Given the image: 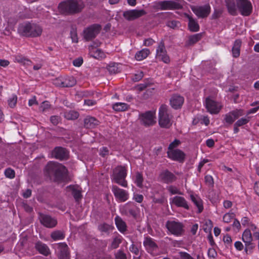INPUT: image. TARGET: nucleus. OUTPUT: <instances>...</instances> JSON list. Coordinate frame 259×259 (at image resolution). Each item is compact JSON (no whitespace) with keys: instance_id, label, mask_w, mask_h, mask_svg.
I'll return each instance as SVG.
<instances>
[{"instance_id":"obj_1","label":"nucleus","mask_w":259,"mask_h":259,"mask_svg":"<svg viewBox=\"0 0 259 259\" xmlns=\"http://www.w3.org/2000/svg\"><path fill=\"white\" fill-rule=\"evenodd\" d=\"M44 172L50 179L56 182H60L66 178L67 169L60 163L50 161L45 166Z\"/></svg>"},{"instance_id":"obj_2","label":"nucleus","mask_w":259,"mask_h":259,"mask_svg":"<svg viewBox=\"0 0 259 259\" xmlns=\"http://www.w3.org/2000/svg\"><path fill=\"white\" fill-rule=\"evenodd\" d=\"M84 7L82 0H66L58 6L60 12L65 15H73L79 13Z\"/></svg>"},{"instance_id":"obj_3","label":"nucleus","mask_w":259,"mask_h":259,"mask_svg":"<svg viewBox=\"0 0 259 259\" xmlns=\"http://www.w3.org/2000/svg\"><path fill=\"white\" fill-rule=\"evenodd\" d=\"M42 27L38 24L24 22L19 24L18 33L22 36L36 37L41 35Z\"/></svg>"},{"instance_id":"obj_4","label":"nucleus","mask_w":259,"mask_h":259,"mask_svg":"<svg viewBox=\"0 0 259 259\" xmlns=\"http://www.w3.org/2000/svg\"><path fill=\"white\" fill-rule=\"evenodd\" d=\"M172 115L168 112V107L162 105L159 109L158 123L162 128H169L172 125Z\"/></svg>"},{"instance_id":"obj_5","label":"nucleus","mask_w":259,"mask_h":259,"mask_svg":"<svg viewBox=\"0 0 259 259\" xmlns=\"http://www.w3.org/2000/svg\"><path fill=\"white\" fill-rule=\"evenodd\" d=\"M126 175V169L125 167L118 166L113 171L112 176V181L122 187L126 188L127 187V182L125 180Z\"/></svg>"},{"instance_id":"obj_6","label":"nucleus","mask_w":259,"mask_h":259,"mask_svg":"<svg viewBox=\"0 0 259 259\" xmlns=\"http://www.w3.org/2000/svg\"><path fill=\"white\" fill-rule=\"evenodd\" d=\"M166 227L171 234L176 236L182 235L185 231L183 223L175 221H167Z\"/></svg>"},{"instance_id":"obj_7","label":"nucleus","mask_w":259,"mask_h":259,"mask_svg":"<svg viewBox=\"0 0 259 259\" xmlns=\"http://www.w3.org/2000/svg\"><path fill=\"white\" fill-rule=\"evenodd\" d=\"M237 7L241 14L244 16H249L252 11V6L248 0H236Z\"/></svg>"},{"instance_id":"obj_8","label":"nucleus","mask_w":259,"mask_h":259,"mask_svg":"<svg viewBox=\"0 0 259 259\" xmlns=\"http://www.w3.org/2000/svg\"><path fill=\"white\" fill-rule=\"evenodd\" d=\"M39 219L40 224L47 228H54L58 224L57 219L49 214L40 213Z\"/></svg>"},{"instance_id":"obj_9","label":"nucleus","mask_w":259,"mask_h":259,"mask_svg":"<svg viewBox=\"0 0 259 259\" xmlns=\"http://www.w3.org/2000/svg\"><path fill=\"white\" fill-rule=\"evenodd\" d=\"M137 207L136 204L130 201L120 207V212L122 215L132 216L134 218H136L137 216Z\"/></svg>"},{"instance_id":"obj_10","label":"nucleus","mask_w":259,"mask_h":259,"mask_svg":"<svg viewBox=\"0 0 259 259\" xmlns=\"http://www.w3.org/2000/svg\"><path fill=\"white\" fill-rule=\"evenodd\" d=\"M101 27L98 24H93L83 30V37L87 41L95 38L100 32Z\"/></svg>"},{"instance_id":"obj_11","label":"nucleus","mask_w":259,"mask_h":259,"mask_svg":"<svg viewBox=\"0 0 259 259\" xmlns=\"http://www.w3.org/2000/svg\"><path fill=\"white\" fill-rule=\"evenodd\" d=\"M147 12L143 9L130 10L123 13V17L127 21H131L137 19L146 15Z\"/></svg>"},{"instance_id":"obj_12","label":"nucleus","mask_w":259,"mask_h":259,"mask_svg":"<svg viewBox=\"0 0 259 259\" xmlns=\"http://www.w3.org/2000/svg\"><path fill=\"white\" fill-rule=\"evenodd\" d=\"M154 8L161 10L179 9L181 5L174 1H164L155 3Z\"/></svg>"},{"instance_id":"obj_13","label":"nucleus","mask_w":259,"mask_h":259,"mask_svg":"<svg viewBox=\"0 0 259 259\" xmlns=\"http://www.w3.org/2000/svg\"><path fill=\"white\" fill-rule=\"evenodd\" d=\"M111 190L116 199L118 201L123 202L128 200L129 194L127 191L119 188L116 185H112Z\"/></svg>"},{"instance_id":"obj_14","label":"nucleus","mask_w":259,"mask_h":259,"mask_svg":"<svg viewBox=\"0 0 259 259\" xmlns=\"http://www.w3.org/2000/svg\"><path fill=\"white\" fill-rule=\"evenodd\" d=\"M191 9L193 13L200 18L207 17L211 11L210 6L208 4L201 6H193L191 7Z\"/></svg>"},{"instance_id":"obj_15","label":"nucleus","mask_w":259,"mask_h":259,"mask_svg":"<svg viewBox=\"0 0 259 259\" xmlns=\"http://www.w3.org/2000/svg\"><path fill=\"white\" fill-rule=\"evenodd\" d=\"M143 245L149 253L154 256L157 254L158 247L153 238L149 236L145 237Z\"/></svg>"},{"instance_id":"obj_16","label":"nucleus","mask_w":259,"mask_h":259,"mask_svg":"<svg viewBox=\"0 0 259 259\" xmlns=\"http://www.w3.org/2000/svg\"><path fill=\"white\" fill-rule=\"evenodd\" d=\"M154 113L151 111H146L145 113L140 115V119L142 124L145 126H149L153 125L154 121Z\"/></svg>"},{"instance_id":"obj_17","label":"nucleus","mask_w":259,"mask_h":259,"mask_svg":"<svg viewBox=\"0 0 259 259\" xmlns=\"http://www.w3.org/2000/svg\"><path fill=\"white\" fill-rule=\"evenodd\" d=\"M156 58L165 63H168L170 61L169 58L167 54L164 44L162 41L159 44L156 49Z\"/></svg>"},{"instance_id":"obj_18","label":"nucleus","mask_w":259,"mask_h":259,"mask_svg":"<svg viewBox=\"0 0 259 259\" xmlns=\"http://www.w3.org/2000/svg\"><path fill=\"white\" fill-rule=\"evenodd\" d=\"M205 107L211 114H218L222 108V105L218 102L207 98L205 100Z\"/></svg>"},{"instance_id":"obj_19","label":"nucleus","mask_w":259,"mask_h":259,"mask_svg":"<svg viewBox=\"0 0 259 259\" xmlns=\"http://www.w3.org/2000/svg\"><path fill=\"white\" fill-rule=\"evenodd\" d=\"M158 180L161 182L170 184L177 180V177L174 174L166 169L160 172L158 177Z\"/></svg>"},{"instance_id":"obj_20","label":"nucleus","mask_w":259,"mask_h":259,"mask_svg":"<svg viewBox=\"0 0 259 259\" xmlns=\"http://www.w3.org/2000/svg\"><path fill=\"white\" fill-rule=\"evenodd\" d=\"M170 203L177 207H183L187 210L189 209V206L185 198L182 196H176L170 198Z\"/></svg>"},{"instance_id":"obj_21","label":"nucleus","mask_w":259,"mask_h":259,"mask_svg":"<svg viewBox=\"0 0 259 259\" xmlns=\"http://www.w3.org/2000/svg\"><path fill=\"white\" fill-rule=\"evenodd\" d=\"M167 153L169 158L180 162L184 160L185 156L184 153L178 149L168 150Z\"/></svg>"},{"instance_id":"obj_22","label":"nucleus","mask_w":259,"mask_h":259,"mask_svg":"<svg viewBox=\"0 0 259 259\" xmlns=\"http://www.w3.org/2000/svg\"><path fill=\"white\" fill-rule=\"evenodd\" d=\"M52 155L56 159L65 160L67 158L68 153L65 148L58 147H56L53 151Z\"/></svg>"},{"instance_id":"obj_23","label":"nucleus","mask_w":259,"mask_h":259,"mask_svg":"<svg viewBox=\"0 0 259 259\" xmlns=\"http://www.w3.org/2000/svg\"><path fill=\"white\" fill-rule=\"evenodd\" d=\"M60 252L59 257L60 259H70L69 248L66 243H59L57 244Z\"/></svg>"},{"instance_id":"obj_24","label":"nucleus","mask_w":259,"mask_h":259,"mask_svg":"<svg viewBox=\"0 0 259 259\" xmlns=\"http://www.w3.org/2000/svg\"><path fill=\"white\" fill-rule=\"evenodd\" d=\"M35 248L38 252L45 256H48L50 254V250L45 243L38 241L35 243Z\"/></svg>"},{"instance_id":"obj_25","label":"nucleus","mask_w":259,"mask_h":259,"mask_svg":"<svg viewBox=\"0 0 259 259\" xmlns=\"http://www.w3.org/2000/svg\"><path fill=\"white\" fill-rule=\"evenodd\" d=\"M184 101L183 97L178 95H174L170 98V103L173 108L177 109L182 106Z\"/></svg>"},{"instance_id":"obj_26","label":"nucleus","mask_w":259,"mask_h":259,"mask_svg":"<svg viewBox=\"0 0 259 259\" xmlns=\"http://www.w3.org/2000/svg\"><path fill=\"white\" fill-rule=\"evenodd\" d=\"M115 225L118 230L122 234L127 231V225L126 223L118 215H117L114 219Z\"/></svg>"},{"instance_id":"obj_27","label":"nucleus","mask_w":259,"mask_h":259,"mask_svg":"<svg viewBox=\"0 0 259 259\" xmlns=\"http://www.w3.org/2000/svg\"><path fill=\"white\" fill-rule=\"evenodd\" d=\"M99 121L95 117L87 116L84 119V126L87 128H93L99 125Z\"/></svg>"},{"instance_id":"obj_28","label":"nucleus","mask_w":259,"mask_h":259,"mask_svg":"<svg viewBox=\"0 0 259 259\" xmlns=\"http://www.w3.org/2000/svg\"><path fill=\"white\" fill-rule=\"evenodd\" d=\"M225 2L228 13L232 16H236L237 12L235 1L234 0H225Z\"/></svg>"},{"instance_id":"obj_29","label":"nucleus","mask_w":259,"mask_h":259,"mask_svg":"<svg viewBox=\"0 0 259 259\" xmlns=\"http://www.w3.org/2000/svg\"><path fill=\"white\" fill-rule=\"evenodd\" d=\"M123 237L117 234L116 235L113 237L111 243L109 247L110 249H114L117 248L120 244H121L123 240Z\"/></svg>"},{"instance_id":"obj_30","label":"nucleus","mask_w":259,"mask_h":259,"mask_svg":"<svg viewBox=\"0 0 259 259\" xmlns=\"http://www.w3.org/2000/svg\"><path fill=\"white\" fill-rule=\"evenodd\" d=\"M187 17L189 20L188 26L190 31L193 32L198 31L199 29V25L198 22L189 15H187Z\"/></svg>"},{"instance_id":"obj_31","label":"nucleus","mask_w":259,"mask_h":259,"mask_svg":"<svg viewBox=\"0 0 259 259\" xmlns=\"http://www.w3.org/2000/svg\"><path fill=\"white\" fill-rule=\"evenodd\" d=\"M90 55L96 59L102 57L103 52L99 49L91 45L89 47Z\"/></svg>"},{"instance_id":"obj_32","label":"nucleus","mask_w":259,"mask_h":259,"mask_svg":"<svg viewBox=\"0 0 259 259\" xmlns=\"http://www.w3.org/2000/svg\"><path fill=\"white\" fill-rule=\"evenodd\" d=\"M50 236L54 241H57L64 239L65 234L64 231L55 230L51 233Z\"/></svg>"},{"instance_id":"obj_33","label":"nucleus","mask_w":259,"mask_h":259,"mask_svg":"<svg viewBox=\"0 0 259 259\" xmlns=\"http://www.w3.org/2000/svg\"><path fill=\"white\" fill-rule=\"evenodd\" d=\"M67 190L68 191L71 192L76 201H78L81 199V194L80 190L76 189L74 186L70 185L67 187Z\"/></svg>"},{"instance_id":"obj_34","label":"nucleus","mask_w":259,"mask_h":259,"mask_svg":"<svg viewBox=\"0 0 259 259\" xmlns=\"http://www.w3.org/2000/svg\"><path fill=\"white\" fill-rule=\"evenodd\" d=\"M190 197L192 202L198 208V212H201L203 209V206L202 200L199 197L197 196H195L193 195H191Z\"/></svg>"},{"instance_id":"obj_35","label":"nucleus","mask_w":259,"mask_h":259,"mask_svg":"<svg viewBox=\"0 0 259 259\" xmlns=\"http://www.w3.org/2000/svg\"><path fill=\"white\" fill-rule=\"evenodd\" d=\"M130 106L125 103L117 102L113 104L112 108L116 111L122 112L127 110Z\"/></svg>"},{"instance_id":"obj_36","label":"nucleus","mask_w":259,"mask_h":259,"mask_svg":"<svg viewBox=\"0 0 259 259\" xmlns=\"http://www.w3.org/2000/svg\"><path fill=\"white\" fill-rule=\"evenodd\" d=\"M241 45V41L240 40L238 39L235 41L234 46L232 49L233 57L238 58L239 56Z\"/></svg>"},{"instance_id":"obj_37","label":"nucleus","mask_w":259,"mask_h":259,"mask_svg":"<svg viewBox=\"0 0 259 259\" xmlns=\"http://www.w3.org/2000/svg\"><path fill=\"white\" fill-rule=\"evenodd\" d=\"M98 228L100 232L108 235L113 230L114 227L112 225L104 223L100 224Z\"/></svg>"},{"instance_id":"obj_38","label":"nucleus","mask_w":259,"mask_h":259,"mask_svg":"<svg viewBox=\"0 0 259 259\" xmlns=\"http://www.w3.org/2000/svg\"><path fill=\"white\" fill-rule=\"evenodd\" d=\"M150 54V51L148 49H143L138 52L135 55V58L137 60L141 61L145 59Z\"/></svg>"},{"instance_id":"obj_39","label":"nucleus","mask_w":259,"mask_h":259,"mask_svg":"<svg viewBox=\"0 0 259 259\" xmlns=\"http://www.w3.org/2000/svg\"><path fill=\"white\" fill-rule=\"evenodd\" d=\"M76 83V80L73 76H68L63 79V87L70 88L73 87Z\"/></svg>"},{"instance_id":"obj_40","label":"nucleus","mask_w":259,"mask_h":259,"mask_svg":"<svg viewBox=\"0 0 259 259\" xmlns=\"http://www.w3.org/2000/svg\"><path fill=\"white\" fill-rule=\"evenodd\" d=\"M201 38V35L200 33L195 34L189 37L186 45L192 46L198 42Z\"/></svg>"},{"instance_id":"obj_41","label":"nucleus","mask_w":259,"mask_h":259,"mask_svg":"<svg viewBox=\"0 0 259 259\" xmlns=\"http://www.w3.org/2000/svg\"><path fill=\"white\" fill-rule=\"evenodd\" d=\"M15 60L20 63H22L26 66H31L32 62L27 58L22 55H18L15 57Z\"/></svg>"},{"instance_id":"obj_42","label":"nucleus","mask_w":259,"mask_h":259,"mask_svg":"<svg viewBox=\"0 0 259 259\" xmlns=\"http://www.w3.org/2000/svg\"><path fill=\"white\" fill-rule=\"evenodd\" d=\"M118 65L119 64L116 63H110L107 66V69L111 74H116L120 72Z\"/></svg>"},{"instance_id":"obj_43","label":"nucleus","mask_w":259,"mask_h":259,"mask_svg":"<svg viewBox=\"0 0 259 259\" xmlns=\"http://www.w3.org/2000/svg\"><path fill=\"white\" fill-rule=\"evenodd\" d=\"M242 240L245 243H249L252 241V237L251 232L248 229H246L242 234Z\"/></svg>"},{"instance_id":"obj_44","label":"nucleus","mask_w":259,"mask_h":259,"mask_svg":"<svg viewBox=\"0 0 259 259\" xmlns=\"http://www.w3.org/2000/svg\"><path fill=\"white\" fill-rule=\"evenodd\" d=\"M79 116V114L75 111H69L64 113V117L68 120H74L77 119Z\"/></svg>"},{"instance_id":"obj_45","label":"nucleus","mask_w":259,"mask_h":259,"mask_svg":"<svg viewBox=\"0 0 259 259\" xmlns=\"http://www.w3.org/2000/svg\"><path fill=\"white\" fill-rule=\"evenodd\" d=\"M17 102V96L16 95L13 94L8 99V104L10 108H14Z\"/></svg>"},{"instance_id":"obj_46","label":"nucleus","mask_w":259,"mask_h":259,"mask_svg":"<svg viewBox=\"0 0 259 259\" xmlns=\"http://www.w3.org/2000/svg\"><path fill=\"white\" fill-rule=\"evenodd\" d=\"M4 174L6 177L10 179H14L15 177V172L14 170L10 167L5 169Z\"/></svg>"},{"instance_id":"obj_47","label":"nucleus","mask_w":259,"mask_h":259,"mask_svg":"<svg viewBox=\"0 0 259 259\" xmlns=\"http://www.w3.org/2000/svg\"><path fill=\"white\" fill-rule=\"evenodd\" d=\"M143 178L142 175L138 172L136 175L135 183L138 187L141 188L143 186Z\"/></svg>"},{"instance_id":"obj_48","label":"nucleus","mask_w":259,"mask_h":259,"mask_svg":"<svg viewBox=\"0 0 259 259\" xmlns=\"http://www.w3.org/2000/svg\"><path fill=\"white\" fill-rule=\"evenodd\" d=\"M206 185L212 188L214 186V181L212 177L210 175H206L204 177Z\"/></svg>"},{"instance_id":"obj_49","label":"nucleus","mask_w":259,"mask_h":259,"mask_svg":"<svg viewBox=\"0 0 259 259\" xmlns=\"http://www.w3.org/2000/svg\"><path fill=\"white\" fill-rule=\"evenodd\" d=\"M168 192L170 193L171 194H180L182 195L183 193L175 186H169L167 188Z\"/></svg>"},{"instance_id":"obj_50","label":"nucleus","mask_w":259,"mask_h":259,"mask_svg":"<svg viewBox=\"0 0 259 259\" xmlns=\"http://www.w3.org/2000/svg\"><path fill=\"white\" fill-rule=\"evenodd\" d=\"M235 214L233 213H227L223 217V221L225 223H230L234 219Z\"/></svg>"},{"instance_id":"obj_51","label":"nucleus","mask_w":259,"mask_h":259,"mask_svg":"<svg viewBox=\"0 0 259 259\" xmlns=\"http://www.w3.org/2000/svg\"><path fill=\"white\" fill-rule=\"evenodd\" d=\"M224 120L226 122L229 124H231L235 121L234 118L233 117L230 112L225 115Z\"/></svg>"},{"instance_id":"obj_52","label":"nucleus","mask_w":259,"mask_h":259,"mask_svg":"<svg viewBox=\"0 0 259 259\" xmlns=\"http://www.w3.org/2000/svg\"><path fill=\"white\" fill-rule=\"evenodd\" d=\"M115 259H126V254L122 250H118L115 254Z\"/></svg>"},{"instance_id":"obj_53","label":"nucleus","mask_w":259,"mask_h":259,"mask_svg":"<svg viewBox=\"0 0 259 259\" xmlns=\"http://www.w3.org/2000/svg\"><path fill=\"white\" fill-rule=\"evenodd\" d=\"M179 25L180 22L176 20L169 21L167 23V26L172 29L178 28L179 27Z\"/></svg>"},{"instance_id":"obj_54","label":"nucleus","mask_w":259,"mask_h":259,"mask_svg":"<svg viewBox=\"0 0 259 259\" xmlns=\"http://www.w3.org/2000/svg\"><path fill=\"white\" fill-rule=\"evenodd\" d=\"M50 107H51V105L49 104V102L44 101L41 103L39 108H40V110L41 111H42V112H45V111H47L48 110H49L50 108Z\"/></svg>"},{"instance_id":"obj_55","label":"nucleus","mask_w":259,"mask_h":259,"mask_svg":"<svg viewBox=\"0 0 259 259\" xmlns=\"http://www.w3.org/2000/svg\"><path fill=\"white\" fill-rule=\"evenodd\" d=\"M70 37L73 42H78V37L76 30L72 28L70 31Z\"/></svg>"},{"instance_id":"obj_56","label":"nucleus","mask_w":259,"mask_h":259,"mask_svg":"<svg viewBox=\"0 0 259 259\" xmlns=\"http://www.w3.org/2000/svg\"><path fill=\"white\" fill-rule=\"evenodd\" d=\"M234 118L235 120L237 119L239 116L243 115V111L241 110H236L230 112Z\"/></svg>"},{"instance_id":"obj_57","label":"nucleus","mask_w":259,"mask_h":259,"mask_svg":"<svg viewBox=\"0 0 259 259\" xmlns=\"http://www.w3.org/2000/svg\"><path fill=\"white\" fill-rule=\"evenodd\" d=\"M60 120L61 118L58 116L53 115L50 117V121L54 125H57L60 122Z\"/></svg>"},{"instance_id":"obj_58","label":"nucleus","mask_w":259,"mask_h":259,"mask_svg":"<svg viewBox=\"0 0 259 259\" xmlns=\"http://www.w3.org/2000/svg\"><path fill=\"white\" fill-rule=\"evenodd\" d=\"M249 121L248 119L246 118H242L238 120H237L236 122V125H238V126H241L242 125L246 124Z\"/></svg>"},{"instance_id":"obj_59","label":"nucleus","mask_w":259,"mask_h":259,"mask_svg":"<svg viewBox=\"0 0 259 259\" xmlns=\"http://www.w3.org/2000/svg\"><path fill=\"white\" fill-rule=\"evenodd\" d=\"M181 143L180 140L175 139L168 146V150H174V148L177 147Z\"/></svg>"},{"instance_id":"obj_60","label":"nucleus","mask_w":259,"mask_h":259,"mask_svg":"<svg viewBox=\"0 0 259 259\" xmlns=\"http://www.w3.org/2000/svg\"><path fill=\"white\" fill-rule=\"evenodd\" d=\"M93 92L91 91H83L80 92L79 95L82 97H89L93 96Z\"/></svg>"},{"instance_id":"obj_61","label":"nucleus","mask_w":259,"mask_h":259,"mask_svg":"<svg viewBox=\"0 0 259 259\" xmlns=\"http://www.w3.org/2000/svg\"><path fill=\"white\" fill-rule=\"evenodd\" d=\"M245 248L244 250L246 252V254H248V251L250 252L251 250L255 247V245L252 243V242L249 243H245Z\"/></svg>"},{"instance_id":"obj_62","label":"nucleus","mask_w":259,"mask_h":259,"mask_svg":"<svg viewBox=\"0 0 259 259\" xmlns=\"http://www.w3.org/2000/svg\"><path fill=\"white\" fill-rule=\"evenodd\" d=\"M144 197L142 194H135L133 199L138 203H141L143 200Z\"/></svg>"},{"instance_id":"obj_63","label":"nucleus","mask_w":259,"mask_h":259,"mask_svg":"<svg viewBox=\"0 0 259 259\" xmlns=\"http://www.w3.org/2000/svg\"><path fill=\"white\" fill-rule=\"evenodd\" d=\"M130 250L134 253L135 255H138L139 254V249L134 244H132L131 246L129 248Z\"/></svg>"},{"instance_id":"obj_64","label":"nucleus","mask_w":259,"mask_h":259,"mask_svg":"<svg viewBox=\"0 0 259 259\" xmlns=\"http://www.w3.org/2000/svg\"><path fill=\"white\" fill-rule=\"evenodd\" d=\"M181 257L183 259H194L189 253L185 252H180Z\"/></svg>"}]
</instances>
